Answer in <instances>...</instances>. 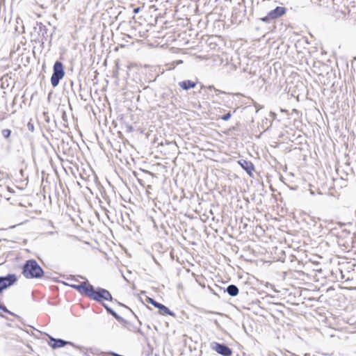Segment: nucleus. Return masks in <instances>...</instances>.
<instances>
[{
	"instance_id": "nucleus-1",
	"label": "nucleus",
	"mask_w": 356,
	"mask_h": 356,
	"mask_svg": "<svg viewBox=\"0 0 356 356\" xmlns=\"http://www.w3.org/2000/svg\"><path fill=\"white\" fill-rule=\"evenodd\" d=\"M22 274L26 279H41L44 275V271L35 259H31L23 264Z\"/></svg>"
},
{
	"instance_id": "nucleus-2",
	"label": "nucleus",
	"mask_w": 356,
	"mask_h": 356,
	"mask_svg": "<svg viewBox=\"0 0 356 356\" xmlns=\"http://www.w3.org/2000/svg\"><path fill=\"white\" fill-rule=\"evenodd\" d=\"M89 298L100 302L102 305L104 300L113 301V298L111 293L107 290L102 287H97L96 289L92 286V289L88 297Z\"/></svg>"
},
{
	"instance_id": "nucleus-3",
	"label": "nucleus",
	"mask_w": 356,
	"mask_h": 356,
	"mask_svg": "<svg viewBox=\"0 0 356 356\" xmlns=\"http://www.w3.org/2000/svg\"><path fill=\"white\" fill-rule=\"evenodd\" d=\"M65 72L64 65L60 60H56L53 66V73L50 81L52 87L56 88L58 86L60 81L65 76Z\"/></svg>"
},
{
	"instance_id": "nucleus-4",
	"label": "nucleus",
	"mask_w": 356,
	"mask_h": 356,
	"mask_svg": "<svg viewBox=\"0 0 356 356\" xmlns=\"http://www.w3.org/2000/svg\"><path fill=\"white\" fill-rule=\"evenodd\" d=\"M45 334L48 337L49 339V341L48 343L49 346H51L53 349L60 348L65 346L66 345H70L79 350L85 349L84 346L76 345L74 342L65 341L64 339L59 338H54L47 333H45Z\"/></svg>"
},
{
	"instance_id": "nucleus-5",
	"label": "nucleus",
	"mask_w": 356,
	"mask_h": 356,
	"mask_svg": "<svg viewBox=\"0 0 356 356\" xmlns=\"http://www.w3.org/2000/svg\"><path fill=\"white\" fill-rule=\"evenodd\" d=\"M286 13V8L285 7L277 6L273 10L269 11L265 17L260 18V19L265 23L270 24L283 16Z\"/></svg>"
},
{
	"instance_id": "nucleus-6",
	"label": "nucleus",
	"mask_w": 356,
	"mask_h": 356,
	"mask_svg": "<svg viewBox=\"0 0 356 356\" xmlns=\"http://www.w3.org/2000/svg\"><path fill=\"white\" fill-rule=\"evenodd\" d=\"M17 282V277L14 273H8L4 276H0V294L4 290L14 285Z\"/></svg>"
},
{
	"instance_id": "nucleus-7",
	"label": "nucleus",
	"mask_w": 356,
	"mask_h": 356,
	"mask_svg": "<svg viewBox=\"0 0 356 356\" xmlns=\"http://www.w3.org/2000/svg\"><path fill=\"white\" fill-rule=\"evenodd\" d=\"M65 284L76 290L79 293H81V295H84L85 296H86L88 298L90 296L91 289H92V286H93L91 284H90L88 280L86 282H81L79 284H70L67 283H65Z\"/></svg>"
},
{
	"instance_id": "nucleus-8",
	"label": "nucleus",
	"mask_w": 356,
	"mask_h": 356,
	"mask_svg": "<svg viewBox=\"0 0 356 356\" xmlns=\"http://www.w3.org/2000/svg\"><path fill=\"white\" fill-rule=\"evenodd\" d=\"M146 301L153 305L154 307L157 308L159 311V313L162 315H168L172 317H176V314L175 312L171 311L168 307L156 301L154 298L147 296Z\"/></svg>"
},
{
	"instance_id": "nucleus-9",
	"label": "nucleus",
	"mask_w": 356,
	"mask_h": 356,
	"mask_svg": "<svg viewBox=\"0 0 356 356\" xmlns=\"http://www.w3.org/2000/svg\"><path fill=\"white\" fill-rule=\"evenodd\" d=\"M211 348L222 356H231L232 350L224 343L213 341L210 344Z\"/></svg>"
},
{
	"instance_id": "nucleus-10",
	"label": "nucleus",
	"mask_w": 356,
	"mask_h": 356,
	"mask_svg": "<svg viewBox=\"0 0 356 356\" xmlns=\"http://www.w3.org/2000/svg\"><path fill=\"white\" fill-rule=\"evenodd\" d=\"M37 26L39 29V35H41L42 42L49 41V43H51L53 33H49V29L42 22H37Z\"/></svg>"
},
{
	"instance_id": "nucleus-11",
	"label": "nucleus",
	"mask_w": 356,
	"mask_h": 356,
	"mask_svg": "<svg viewBox=\"0 0 356 356\" xmlns=\"http://www.w3.org/2000/svg\"><path fill=\"white\" fill-rule=\"evenodd\" d=\"M238 164L247 172V174L252 177V172L254 170V165L250 161L240 159Z\"/></svg>"
},
{
	"instance_id": "nucleus-12",
	"label": "nucleus",
	"mask_w": 356,
	"mask_h": 356,
	"mask_svg": "<svg viewBox=\"0 0 356 356\" xmlns=\"http://www.w3.org/2000/svg\"><path fill=\"white\" fill-rule=\"evenodd\" d=\"M196 85L197 82L191 80H184L179 83V87L184 90H188L189 89L193 88L196 86Z\"/></svg>"
},
{
	"instance_id": "nucleus-13",
	"label": "nucleus",
	"mask_w": 356,
	"mask_h": 356,
	"mask_svg": "<svg viewBox=\"0 0 356 356\" xmlns=\"http://www.w3.org/2000/svg\"><path fill=\"white\" fill-rule=\"evenodd\" d=\"M102 306L106 310L107 313L111 315L118 322L122 321L123 318L117 314L112 308H111L107 304L102 303Z\"/></svg>"
},
{
	"instance_id": "nucleus-14",
	"label": "nucleus",
	"mask_w": 356,
	"mask_h": 356,
	"mask_svg": "<svg viewBox=\"0 0 356 356\" xmlns=\"http://www.w3.org/2000/svg\"><path fill=\"white\" fill-rule=\"evenodd\" d=\"M224 291L227 292L229 294V296L232 297H235L238 294L239 289L236 285L229 284L227 286Z\"/></svg>"
},
{
	"instance_id": "nucleus-15",
	"label": "nucleus",
	"mask_w": 356,
	"mask_h": 356,
	"mask_svg": "<svg viewBox=\"0 0 356 356\" xmlns=\"http://www.w3.org/2000/svg\"><path fill=\"white\" fill-rule=\"evenodd\" d=\"M272 125V121L269 120L268 118H265L262 120L261 127L266 131L269 129Z\"/></svg>"
},
{
	"instance_id": "nucleus-16",
	"label": "nucleus",
	"mask_w": 356,
	"mask_h": 356,
	"mask_svg": "<svg viewBox=\"0 0 356 356\" xmlns=\"http://www.w3.org/2000/svg\"><path fill=\"white\" fill-rule=\"evenodd\" d=\"M11 133L12 131L9 129H4L1 130L2 136L7 140L9 139V138L10 137Z\"/></svg>"
},
{
	"instance_id": "nucleus-17",
	"label": "nucleus",
	"mask_w": 356,
	"mask_h": 356,
	"mask_svg": "<svg viewBox=\"0 0 356 356\" xmlns=\"http://www.w3.org/2000/svg\"><path fill=\"white\" fill-rule=\"evenodd\" d=\"M231 117H232V113L230 111H229L228 113H227L225 115L220 117V118L223 121H227L231 118Z\"/></svg>"
},
{
	"instance_id": "nucleus-18",
	"label": "nucleus",
	"mask_w": 356,
	"mask_h": 356,
	"mask_svg": "<svg viewBox=\"0 0 356 356\" xmlns=\"http://www.w3.org/2000/svg\"><path fill=\"white\" fill-rule=\"evenodd\" d=\"M115 301L120 306L122 307H125L126 309H129L133 314L134 316H135V318H138V316H136V314L132 311L131 309H130L129 307L126 306L125 305H124L123 303H121L120 302H118L117 300H115Z\"/></svg>"
},
{
	"instance_id": "nucleus-19",
	"label": "nucleus",
	"mask_w": 356,
	"mask_h": 356,
	"mask_svg": "<svg viewBox=\"0 0 356 356\" xmlns=\"http://www.w3.org/2000/svg\"><path fill=\"white\" fill-rule=\"evenodd\" d=\"M136 328H137V327L131 323L129 324V325L127 326V329L129 331L132 332H135V331L136 330Z\"/></svg>"
},
{
	"instance_id": "nucleus-20",
	"label": "nucleus",
	"mask_w": 356,
	"mask_h": 356,
	"mask_svg": "<svg viewBox=\"0 0 356 356\" xmlns=\"http://www.w3.org/2000/svg\"><path fill=\"white\" fill-rule=\"evenodd\" d=\"M124 127H125V129H126V131H127L129 133H131L134 130V127L131 125L129 124H126L124 125Z\"/></svg>"
},
{
	"instance_id": "nucleus-21",
	"label": "nucleus",
	"mask_w": 356,
	"mask_h": 356,
	"mask_svg": "<svg viewBox=\"0 0 356 356\" xmlns=\"http://www.w3.org/2000/svg\"><path fill=\"white\" fill-rule=\"evenodd\" d=\"M27 128L29 129V131H30L31 132H33L34 131V125L32 122H29L28 124H27Z\"/></svg>"
},
{
	"instance_id": "nucleus-22",
	"label": "nucleus",
	"mask_w": 356,
	"mask_h": 356,
	"mask_svg": "<svg viewBox=\"0 0 356 356\" xmlns=\"http://www.w3.org/2000/svg\"><path fill=\"white\" fill-rule=\"evenodd\" d=\"M43 116L44 118V121L47 122V123H50V118L48 115V113L47 112H43Z\"/></svg>"
},
{
	"instance_id": "nucleus-23",
	"label": "nucleus",
	"mask_w": 356,
	"mask_h": 356,
	"mask_svg": "<svg viewBox=\"0 0 356 356\" xmlns=\"http://www.w3.org/2000/svg\"><path fill=\"white\" fill-rule=\"evenodd\" d=\"M0 310L5 313H7V314H8V312H9V309L3 304H1V303H0Z\"/></svg>"
},
{
	"instance_id": "nucleus-24",
	"label": "nucleus",
	"mask_w": 356,
	"mask_h": 356,
	"mask_svg": "<svg viewBox=\"0 0 356 356\" xmlns=\"http://www.w3.org/2000/svg\"><path fill=\"white\" fill-rule=\"evenodd\" d=\"M92 348H90V349H88L85 347V349H83L81 350H80L82 353V356H90L88 353H87V350H90V352H92Z\"/></svg>"
},
{
	"instance_id": "nucleus-25",
	"label": "nucleus",
	"mask_w": 356,
	"mask_h": 356,
	"mask_svg": "<svg viewBox=\"0 0 356 356\" xmlns=\"http://www.w3.org/2000/svg\"><path fill=\"white\" fill-rule=\"evenodd\" d=\"M62 120L64 122L67 123V117L66 112L65 111H62Z\"/></svg>"
},
{
	"instance_id": "nucleus-26",
	"label": "nucleus",
	"mask_w": 356,
	"mask_h": 356,
	"mask_svg": "<svg viewBox=\"0 0 356 356\" xmlns=\"http://www.w3.org/2000/svg\"><path fill=\"white\" fill-rule=\"evenodd\" d=\"M8 314L16 317L17 319H19L20 321L22 320V317L18 316L17 314H15L14 312L9 310V312H8Z\"/></svg>"
},
{
	"instance_id": "nucleus-27",
	"label": "nucleus",
	"mask_w": 356,
	"mask_h": 356,
	"mask_svg": "<svg viewBox=\"0 0 356 356\" xmlns=\"http://www.w3.org/2000/svg\"><path fill=\"white\" fill-rule=\"evenodd\" d=\"M119 323H122L123 327H125V328H127V326L129 325V324L130 323L129 321L125 320L124 318H123V321H120Z\"/></svg>"
},
{
	"instance_id": "nucleus-28",
	"label": "nucleus",
	"mask_w": 356,
	"mask_h": 356,
	"mask_svg": "<svg viewBox=\"0 0 356 356\" xmlns=\"http://www.w3.org/2000/svg\"><path fill=\"white\" fill-rule=\"evenodd\" d=\"M134 333H138V334H140V335L143 336L144 335V333L138 327L136 328V330L135 331Z\"/></svg>"
},
{
	"instance_id": "nucleus-29",
	"label": "nucleus",
	"mask_w": 356,
	"mask_h": 356,
	"mask_svg": "<svg viewBox=\"0 0 356 356\" xmlns=\"http://www.w3.org/2000/svg\"><path fill=\"white\" fill-rule=\"evenodd\" d=\"M208 88H209V90H213H213H216V91H218V92H220V93H225V92H223V91H220V90H216V89L214 88V86H209Z\"/></svg>"
},
{
	"instance_id": "nucleus-30",
	"label": "nucleus",
	"mask_w": 356,
	"mask_h": 356,
	"mask_svg": "<svg viewBox=\"0 0 356 356\" xmlns=\"http://www.w3.org/2000/svg\"><path fill=\"white\" fill-rule=\"evenodd\" d=\"M140 7H136V8H134V13L135 14H137L140 12Z\"/></svg>"
},
{
	"instance_id": "nucleus-31",
	"label": "nucleus",
	"mask_w": 356,
	"mask_h": 356,
	"mask_svg": "<svg viewBox=\"0 0 356 356\" xmlns=\"http://www.w3.org/2000/svg\"><path fill=\"white\" fill-rule=\"evenodd\" d=\"M213 323L215 324V325L217 327H220L219 322L216 319L213 320Z\"/></svg>"
},
{
	"instance_id": "nucleus-32",
	"label": "nucleus",
	"mask_w": 356,
	"mask_h": 356,
	"mask_svg": "<svg viewBox=\"0 0 356 356\" xmlns=\"http://www.w3.org/2000/svg\"><path fill=\"white\" fill-rule=\"evenodd\" d=\"M352 66H356V57H355L353 58V60H352V63H351Z\"/></svg>"
},
{
	"instance_id": "nucleus-33",
	"label": "nucleus",
	"mask_w": 356,
	"mask_h": 356,
	"mask_svg": "<svg viewBox=\"0 0 356 356\" xmlns=\"http://www.w3.org/2000/svg\"><path fill=\"white\" fill-rule=\"evenodd\" d=\"M206 314H220V313H218V312H211V311H206L205 312Z\"/></svg>"
},
{
	"instance_id": "nucleus-34",
	"label": "nucleus",
	"mask_w": 356,
	"mask_h": 356,
	"mask_svg": "<svg viewBox=\"0 0 356 356\" xmlns=\"http://www.w3.org/2000/svg\"><path fill=\"white\" fill-rule=\"evenodd\" d=\"M118 70L113 72V76L118 77Z\"/></svg>"
},
{
	"instance_id": "nucleus-35",
	"label": "nucleus",
	"mask_w": 356,
	"mask_h": 356,
	"mask_svg": "<svg viewBox=\"0 0 356 356\" xmlns=\"http://www.w3.org/2000/svg\"><path fill=\"white\" fill-rule=\"evenodd\" d=\"M53 124H54V128H56L57 127V125H56V121L55 120H54Z\"/></svg>"
},
{
	"instance_id": "nucleus-36",
	"label": "nucleus",
	"mask_w": 356,
	"mask_h": 356,
	"mask_svg": "<svg viewBox=\"0 0 356 356\" xmlns=\"http://www.w3.org/2000/svg\"><path fill=\"white\" fill-rule=\"evenodd\" d=\"M68 127L67 123L64 122L63 123V127L67 128Z\"/></svg>"
},
{
	"instance_id": "nucleus-37",
	"label": "nucleus",
	"mask_w": 356,
	"mask_h": 356,
	"mask_svg": "<svg viewBox=\"0 0 356 356\" xmlns=\"http://www.w3.org/2000/svg\"><path fill=\"white\" fill-rule=\"evenodd\" d=\"M73 85H74V82L72 81H70V86H71L72 88L73 87Z\"/></svg>"
},
{
	"instance_id": "nucleus-38",
	"label": "nucleus",
	"mask_w": 356,
	"mask_h": 356,
	"mask_svg": "<svg viewBox=\"0 0 356 356\" xmlns=\"http://www.w3.org/2000/svg\"><path fill=\"white\" fill-rule=\"evenodd\" d=\"M68 280H76L74 277H72V278H68Z\"/></svg>"
},
{
	"instance_id": "nucleus-39",
	"label": "nucleus",
	"mask_w": 356,
	"mask_h": 356,
	"mask_svg": "<svg viewBox=\"0 0 356 356\" xmlns=\"http://www.w3.org/2000/svg\"><path fill=\"white\" fill-rule=\"evenodd\" d=\"M270 115H272L273 117L275 116V114L274 113H273V112H270Z\"/></svg>"
},
{
	"instance_id": "nucleus-40",
	"label": "nucleus",
	"mask_w": 356,
	"mask_h": 356,
	"mask_svg": "<svg viewBox=\"0 0 356 356\" xmlns=\"http://www.w3.org/2000/svg\"><path fill=\"white\" fill-rule=\"evenodd\" d=\"M0 316H1V317H2V318H6V316H5L3 314H1Z\"/></svg>"
},
{
	"instance_id": "nucleus-41",
	"label": "nucleus",
	"mask_w": 356,
	"mask_h": 356,
	"mask_svg": "<svg viewBox=\"0 0 356 356\" xmlns=\"http://www.w3.org/2000/svg\"><path fill=\"white\" fill-rule=\"evenodd\" d=\"M138 323H140V325H142L141 321L140 320H138Z\"/></svg>"
},
{
	"instance_id": "nucleus-42",
	"label": "nucleus",
	"mask_w": 356,
	"mask_h": 356,
	"mask_svg": "<svg viewBox=\"0 0 356 356\" xmlns=\"http://www.w3.org/2000/svg\"><path fill=\"white\" fill-rule=\"evenodd\" d=\"M232 130H235V129H236V127H233L232 128Z\"/></svg>"
},
{
	"instance_id": "nucleus-43",
	"label": "nucleus",
	"mask_w": 356,
	"mask_h": 356,
	"mask_svg": "<svg viewBox=\"0 0 356 356\" xmlns=\"http://www.w3.org/2000/svg\"><path fill=\"white\" fill-rule=\"evenodd\" d=\"M155 356H159L158 355H155Z\"/></svg>"
}]
</instances>
